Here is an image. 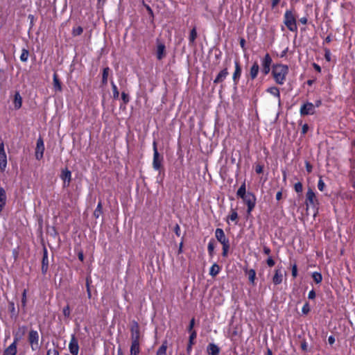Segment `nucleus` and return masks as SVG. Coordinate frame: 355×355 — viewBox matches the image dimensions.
Instances as JSON below:
<instances>
[{
    "label": "nucleus",
    "instance_id": "obj_1",
    "mask_svg": "<svg viewBox=\"0 0 355 355\" xmlns=\"http://www.w3.org/2000/svg\"><path fill=\"white\" fill-rule=\"evenodd\" d=\"M236 196L241 198L247 205V213L250 214L256 205V196L252 192H246L245 182H244L239 188Z\"/></svg>",
    "mask_w": 355,
    "mask_h": 355
},
{
    "label": "nucleus",
    "instance_id": "obj_2",
    "mask_svg": "<svg viewBox=\"0 0 355 355\" xmlns=\"http://www.w3.org/2000/svg\"><path fill=\"white\" fill-rule=\"evenodd\" d=\"M289 69L288 65L284 64H275L272 66L271 74L277 85H282L286 80Z\"/></svg>",
    "mask_w": 355,
    "mask_h": 355
},
{
    "label": "nucleus",
    "instance_id": "obj_3",
    "mask_svg": "<svg viewBox=\"0 0 355 355\" xmlns=\"http://www.w3.org/2000/svg\"><path fill=\"white\" fill-rule=\"evenodd\" d=\"M284 24L291 32L297 31L295 11L293 8L287 9L284 15Z\"/></svg>",
    "mask_w": 355,
    "mask_h": 355
},
{
    "label": "nucleus",
    "instance_id": "obj_4",
    "mask_svg": "<svg viewBox=\"0 0 355 355\" xmlns=\"http://www.w3.org/2000/svg\"><path fill=\"white\" fill-rule=\"evenodd\" d=\"M306 209L309 208L318 211L319 209L320 202L316 196L315 192L311 188H309L306 193L305 199Z\"/></svg>",
    "mask_w": 355,
    "mask_h": 355
},
{
    "label": "nucleus",
    "instance_id": "obj_5",
    "mask_svg": "<svg viewBox=\"0 0 355 355\" xmlns=\"http://www.w3.org/2000/svg\"><path fill=\"white\" fill-rule=\"evenodd\" d=\"M153 168L154 170L159 171L160 173L161 171H164V167L162 165L163 157L161 156L158 152L157 147V141H154L153 143Z\"/></svg>",
    "mask_w": 355,
    "mask_h": 355
},
{
    "label": "nucleus",
    "instance_id": "obj_6",
    "mask_svg": "<svg viewBox=\"0 0 355 355\" xmlns=\"http://www.w3.org/2000/svg\"><path fill=\"white\" fill-rule=\"evenodd\" d=\"M272 63V59L268 53H266L265 55L261 58V73L263 76H267L270 70Z\"/></svg>",
    "mask_w": 355,
    "mask_h": 355
},
{
    "label": "nucleus",
    "instance_id": "obj_7",
    "mask_svg": "<svg viewBox=\"0 0 355 355\" xmlns=\"http://www.w3.org/2000/svg\"><path fill=\"white\" fill-rule=\"evenodd\" d=\"M39 334L35 329H31L28 334V341L33 351H37L40 349Z\"/></svg>",
    "mask_w": 355,
    "mask_h": 355
},
{
    "label": "nucleus",
    "instance_id": "obj_8",
    "mask_svg": "<svg viewBox=\"0 0 355 355\" xmlns=\"http://www.w3.org/2000/svg\"><path fill=\"white\" fill-rule=\"evenodd\" d=\"M131 343L140 344V328L138 322L133 320L130 326Z\"/></svg>",
    "mask_w": 355,
    "mask_h": 355
},
{
    "label": "nucleus",
    "instance_id": "obj_9",
    "mask_svg": "<svg viewBox=\"0 0 355 355\" xmlns=\"http://www.w3.org/2000/svg\"><path fill=\"white\" fill-rule=\"evenodd\" d=\"M242 73V67L239 59L234 60V71L232 74V81L235 87H236L239 83Z\"/></svg>",
    "mask_w": 355,
    "mask_h": 355
},
{
    "label": "nucleus",
    "instance_id": "obj_10",
    "mask_svg": "<svg viewBox=\"0 0 355 355\" xmlns=\"http://www.w3.org/2000/svg\"><path fill=\"white\" fill-rule=\"evenodd\" d=\"M315 113L313 103L306 101L304 103L300 109L301 116L313 115Z\"/></svg>",
    "mask_w": 355,
    "mask_h": 355
},
{
    "label": "nucleus",
    "instance_id": "obj_11",
    "mask_svg": "<svg viewBox=\"0 0 355 355\" xmlns=\"http://www.w3.org/2000/svg\"><path fill=\"white\" fill-rule=\"evenodd\" d=\"M69 349L72 355H78L79 352L78 341L75 334H72L69 344Z\"/></svg>",
    "mask_w": 355,
    "mask_h": 355
},
{
    "label": "nucleus",
    "instance_id": "obj_12",
    "mask_svg": "<svg viewBox=\"0 0 355 355\" xmlns=\"http://www.w3.org/2000/svg\"><path fill=\"white\" fill-rule=\"evenodd\" d=\"M215 237L221 245L230 243L229 239L225 236L223 230L221 228L216 229Z\"/></svg>",
    "mask_w": 355,
    "mask_h": 355
},
{
    "label": "nucleus",
    "instance_id": "obj_13",
    "mask_svg": "<svg viewBox=\"0 0 355 355\" xmlns=\"http://www.w3.org/2000/svg\"><path fill=\"white\" fill-rule=\"evenodd\" d=\"M44 149L45 148L43 139L41 137H40L37 140L35 148V158L37 160H40L43 157Z\"/></svg>",
    "mask_w": 355,
    "mask_h": 355
},
{
    "label": "nucleus",
    "instance_id": "obj_14",
    "mask_svg": "<svg viewBox=\"0 0 355 355\" xmlns=\"http://www.w3.org/2000/svg\"><path fill=\"white\" fill-rule=\"evenodd\" d=\"M49 270V257H48V250L46 247L43 248V255L42 259V267L41 271L42 275H45Z\"/></svg>",
    "mask_w": 355,
    "mask_h": 355
},
{
    "label": "nucleus",
    "instance_id": "obj_15",
    "mask_svg": "<svg viewBox=\"0 0 355 355\" xmlns=\"http://www.w3.org/2000/svg\"><path fill=\"white\" fill-rule=\"evenodd\" d=\"M7 166V156L5 152L4 144L1 142L0 144V169L3 171Z\"/></svg>",
    "mask_w": 355,
    "mask_h": 355
},
{
    "label": "nucleus",
    "instance_id": "obj_16",
    "mask_svg": "<svg viewBox=\"0 0 355 355\" xmlns=\"http://www.w3.org/2000/svg\"><path fill=\"white\" fill-rule=\"evenodd\" d=\"M60 178L63 180V187H69L71 181V172L66 168L62 170Z\"/></svg>",
    "mask_w": 355,
    "mask_h": 355
},
{
    "label": "nucleus",
    "instance_id": "obj_17",
    "mask_svg": "<svg viewBox=\"0 0 355 355\" xmlns=\"http://www.w3.org/2000/svg\"><path fill=\"white\" fill-rule=\"evenodd\" d=\"M166 55V46L164 43L157 41L156 57L158 60H162Z\"/></svg>",
    "mask_w": 355,
    "mask_h": 355
},
{
    "label": "nucleus",
    "instance_id": "obj_18",
    "mask_svg": "<svg viewBox=\"0 0 355 355\" xmlns=\"http://www.w3.org/2000/svg\"><path fill=\"white\" fill-rule=\"evenodd\" d=\"M229 75L227 67H225L216 76L214 80V84H219L223 83V81L226 79L227 76Z\"/></svg>",
    "mask_w": 355,
    "mask_h": 355
},
{
    "label": "nucleus",
    "instance_id": "obj_19",
    "mask_svg": "<svg viewBox=\"0 0 355 355\" xmlns=\"http://www.w3.org/2000/svg\"><path fill=\"white\" fill-rule=\"evenodd\" d=\"M260 67L257 61H254L250 67L249 71L250 79L254 80L258 76Z\"/></svg>",
    "mask_w": 355,
    "mask_h": 355
},
{
    "label": "nucleus",
    "instance_id": "obj_20",
    "mask_svg": "<svg viewBox=\"0 0 355 355\" xmlns=\"http://www.w3.org/2000/svg\"><path fill=\"white\" fill-rule=\"evenodd\" d=\"M272 281L275 285H279L283 282V274L279 268L275 269Z\"/></svg>",
    "mask_w": 355,
    "mask_h": 355
},
{
    "label": "nucleus",
    "instance_id": "obj_21",
    "mask_svg": "<svg viewBox=\"0 0 355 355\" xmlns=\"http://www.w3.org/2000/svg\"><path fill=\"white\" fill-rule=\"evenodd\" d=\"M239 215L236 209L231 207L230 214L227 216L226 221L230 223V220L234 222L236 225L238 223Z\"/></svg>",
    "mask_w": 355,
    "mask_h": 355
},
{
    "label": "nucleus",
    "instance_id": "obj_22",
    "mask_svg": "<svg viewBox=\"0 0 355 355\" xmlns=\"http://www.w3.org/2000/svg\"><path fill=\"white\" fill-rule=\"evenodd\" d=\"M266 91L267 93H269L271 95H272L273 96H275L277 99L279 103H280L281 96H280L279 89L277 87H275V86L270 87L267 88Z\"/></svg>",
    "mask_w": 355,
    "mask_h": 355
},
{
    "label": "nucleus",
    "instance_id": "obj_23",
    "mask_svg": "<svg viewBox=\"0 0 355 355\" xmlns=\"http://www.w3.org/2000/svg\"><path fill=\"white\" fill-rule=\"evenodd\" d=\"M207 352L209 355H218L220 348L214 343H209L207 347Z\"/></svg>",
    "mask_w": 355,
    "mask_h": 355
},
{
    "label": "nucleus",
    "instance_id": "obj_24",
    "mask_svg": "<svg viewBox=\"0 0 355 355\" xmlns=\"http://www.w3.org/2000/svg\"><path fill=\"white\" fill-rule=\"evenodd\" d=\"M13 104L15 110H19L22 105V98L19 92H16L14 95Z\"/></svg>",
    "mask_w": 355,
    "mask_h": 355
},
{
    "label": "nucleus",
    "instance_id": "obj_25",
    "mask_svg": "<svg viewBox=\"0 0 355 355\" xmlns=\"http://www.w3.org/2000/svg\"><path fill=\"white\" fill-rule=\"evenodd\" d=\"M53 82L55 90L61 92L62 90V83L58 78L57 73H53Z\"/></svg>",
    "mask_w": 355,
    "mask_h": 355
},
{
    "label": "nucleus",
    "instance_id": "obj_26",
    "mask_svg": "<svg viewBox=\"0 0 355 355\" xmlns=\"http://www.w3.org/2000/svg\"><path fill=\"white\" fill-rule=\"evenodd\" d=\"M245 273L248 277V280L252 284H254L256 279V271L254 269H245L244 270Z\"/></svg>",
    "mask_w": 355,
    "mask_h": 355
},
{
    "label": "nucleus",
    "instance_id": "obj_27",
    "mask_svg": "<svg viewBox=\"0 0 355 355\" xmlns=\"http://www.w3.org/2000/svg\"><path fill=\"white\" fill-rule=\"evenodd\" d=\"M22 329L21 334H19V332H17L14 334V340L11 344H15V346L17 347L18 342L21 339L22 336L25 334L26 327L23 326L19 329V330Z\"/></svg>",
    "mask_w": 355,
    "mask_h": 355
},
{
    "label": "nucleus",
    "instance_id": "obj_28",
    "mask_svg": "<svg viewBox=\"0 0 355 355\" xmlns=\"http://www.w3.org/2000/svg\"><path fill=\"white\" fill-rule=\"evenodd\" d=\"M168 342L167 340L163 341L162 345L157 349L156 355H167Z\"/></svg>",
    "mask_w": 355,
    "mask_h": 355
},
{
    "label": "nucleus",
    "instance_id": "obj_29",
    "mask_svg": "<svg viewBox=\"0 0 355 355\" xmlns=\"http://www.w3.org/2000/svg\"><path fill=\"white\" fill-rule=\"evenodd\" d=\"M197 337V333L196 331H191V334H190L189 339V344L187 347V351L188 353H189L192 349V345L194 344L193 340Z\"/></svg>",
    "mask_w": 355,
    "mask_h": 355
},
{
    "label": "nucleus",
    "instance_id": "obj_30",
    "mask_svg": "<svg viewBox=\"0 0 355 355\" xmlns=\"http://www.w3.org/2000/svg\"><path fill=\"white\" fill-rule=\"evenodd\" d=\"M17 352V347L15 346V344H10L6 348L3 355H16Z\"/></svg>",
    "mask_w": 355,
    "mask_h": 355
},
{
    "label": "nucleus",
    "instance_id": "obj_31",
    "mask_svg": "<svg viewBox=\"0 0 355 355\" xmlns=\"http://www.w3.org/2000/svg\"><path fill=\"white\" fill-rule=\"evenodd\" d=\"M220 270V267L216 263H214L209 269V275L214 277L219 274Z\"/></svg>",
    "mask_w": 355,
    "mask_h": 355
},
{
    "label": "nucleus",
    "instance_id": "obj_32",
    "mask_svg": "<svg viewBox=\"0 0 355 355\" xmlns=\"http://www.w3.org/2000/svg\"><path fill=\"white\" fill-rule=\"evenodd\" d=\"M103 213V204L102 200H100L98 202L97 207L94 211V216L95 218H98Z\"/></svg>",
    "mask_w": 355,
    "mask_h": 355
},
{
    "label": "nucleus",
    "instance_id": "obj_33",
    "mask_svg": "<svg viewBox=\"0 0 355 355\" xmlns=\"http://www.w3.org/2000/svg\"><path fill=\"white\" fill-rule=\"evenodd\" d=\"M140 353V344L131 343L130 355H139Z\"/></svg>",
    "mask_w": 355,
    "mask_h": 355
},
{
    "label": "nucleus",
    "instance_id": "obj_34",
    "mask_svg": "<svg viewBox=\"0 0 355 355\" xmlns=\"http://www.w3.org/2000/svg\"><path fill=\"white\" fill-rule=\"evenodd\" d=\"M214 248H215V241L211 239L207 245V251L209 256L212 257L214 254Z\"/></svg>",
    "mask_w": 355,
    "mask_h": 355
},
{
    "label": "nucleus",
    "instance_id": "obj_35",
    "mask_svg": "<svg viewBox=\"0 0 355 355\" xmlns=\"http://www.w3.org/2000/svg\"><path fill=\"white\" fill-rule=\"evenodd\" d=\"M85 284L87 288V297L90 299L92 297V293L90 289V285L92 283V277L90 275H87L85 279Z\"/></svg>",
    "mask_w": 355,
    "mask_h": 355
},
{
    "label": "nucleus",
    "instance_id": "obj_36",
    "mask_svg": "<svg viewBox=\"0 0 355 355\" xmlns=\"http://www.w3.org/2000/svg\"><path fill=\"white\" fill-rule=\"evenodd\" d=\"M110 69L108 67H104L103 69V74H102V84L106 85L107 83V78L109 76Z\"/></svg>",
    "mask_w": 355,
    "mask_h": 355
},
{
    "label": "nucleus",
    "instance_id": "obj_37",
    "mask_svg": "<svg viewBox=\"0 0 355 355\" xmlns=\"http://www.w3.org/2000/svg\"><path fill=\"white\" fill-rule=\"evenodd\" d=\"M197 31H196V27L194 26L190 31L189 37V44H192L194 43L196 39L197 38Z\"/></svg>",
    "mask_w": 355,
    "mask_h": 355
},
{
    "label": "nucleus",
    "instance_id": "obj_38",
    "mask_svg": "<svg viewBox=\"0 0 355 355\" xmlns=\"http://www.w3.org/2000/svg\"><path fill=\"white\" fill-rule=\"evenodd\" d=\"M311 277L314 282H315L316 284H320L322 281V275L319 272H313L311 275Z\"/></svg>",
    "mask_w": 355,
    "mask_h": 355
},
{
    "label": "nucleus",
    "instance_id": "obj_39",
    "mask_svg": "<svg viewBox=\"0 0 355 355\" xmlns=\"http://www.w3.org/2000/svg\"><path fill=\"white\" fill-rule=\"evenodd\" d=\"M29 56V51L26 49H23L21 50V53L20 55V60L23 62H25L28 60Z\"/></svg>",
    "mask_w": 355,
    "mask_h": 355
},
{
    "label": "nucleus",
    "instance_id": "obj_40",
    "mask_svg": "<svg viewBox=\"0 0 355 355\" xmlns=\"http://www.w3.org/2000/svg\"><path fill=\"white\" fill-rule=\"evenodd\" d=\"M111 85H112V94H113V98L118 99L119 96V92L116 85L114 84V83L113 81H111Z\"/></svg>",
    "mask_w": 355,
    "mask_h": 355
},
{
    "label": "nucleus",
    "instance_id": "obj_41",
    "mask_svg": "<svg viewBox=\"0 0 355 355\" xmlns=\"http://www.w3.org/2000/svg\"><path fill=\"white\" fill-rule=\"evenodd\" d=\"M83 32V28L81 26H77L73 28L72 30L73 36H78L80 35Z\"/></svg>",
    "mask_w": 355,
    "mask_h": 355
},
{
    "label": "nucleus",
    "instance_id": "obj_42",
    "mask_svg": "<svg viewBox=\"0 0 355 355\" xmlns=\"http://www.w3.org/2000/svg\"><path fill=\"white\" fill-rule=\"evenodd\" d=\"M223 246V252H222V256L223 257H227L229 253V250L230 248V243L222 245Z\"/></svg>",
    "mask_w": 355,
    "mask_h": 355
},
{
    "label": "nucleus",
    "instance_id": "obj_43",
    "mask_svg": "<svg viewBox=\"0 0 355 355\" xmlns=\"http://www.w3.org/2000/svg\"><path fill=\"white\" fill-rule=\"evenodd\" d=\"M27 290L24 289L22 292L21 295V306L24 308L26 306V302H27Z\"/></svg>",
    "mask_w": 355,
    "mask_h": 355
},
{
    "label": "nucleus",
    "instance_id": "obj_44",
    "mask_svg": "<svg viewBox=\"0 0 355 355\" xmlns=\"http://www.w3.org/2000/svg\"><path fill=\"white\" fill-rule=\"evenodd\" d=\"M310 306H309V302H305L304 304L303 305L302 308V312L304 315H306L308 314L309 312H310Z\"/></svg>",
    "mask_w": 355,
    "mask_h": 355
},
{
    "label": "nucleus",
    "instance_id": "obj_45",
    "mask_svg": "<svg viewBox=\"0 0 355 355\" xmlns=\"http://www.w3.org/2000/svg\"><path fill=\"white\" fill-rule=\"evenodd\" d=\"M325 187H326V184H325L324 182L323 181L322 177H320L319 178V180H318V189L320 191H323L324 190Z\"/></svg>",
    "mask_w": 355,
    "mask_h": 355
},
{
    "label": "nucleus",
    "instance_id": "obj_46",
    "mask_svg": "<svg viewBox=\"0 0 355 355\" xmlns=\"http://www.w3.org/2000/svg\"><path fill=\"white\" fill-rule=\"evenodd\" d=\"M294 190L296 193H302L303 190L302 184L300 182H298L294 184Z\"/></svg>",
    "mask_w": 355,
    "mask_h": 355
},
{
    "label": "nucleus",
    "instance_id": "obj_47",
    "mask_svg": "<svg viewBox=\"0 0 355 355\" xmlns=\"http://www.w3.org/2000/svg\"><path fill=\"white\" fill-rule=\"evenodd\" d=\"M62 313L65 318H69L71 315V310L69 304L63 308Z\"/></svg>",
    "mask_w": 355,
    "mask_h": 355
},
{
    "label": "nucleus",
    "instance_id": "obj_48",
    "mask_svg": "<svg viewBox=\"0 0 355 355\" xmlns=\"http://www.w3.org/2000/svg\"><path fill=\"white\" fill-rule=\"evenodd\" d=\"M324 58L327 62L331 61V51L329 49L325 47L324 48Z\"/></svg>",
    "mask_w": 355,
    "mask_h": 355
},
{
    "label": "nucleus",
    "instance_id": "obj_49",
    "mask_svg": "<svg viewBox=\"0 0 355 355\" xmlns=\"http://www.w3.org/2000/svg\"><path fill=\"white\" fill-rule=\"evenodd\" d=\"M266 264L268 267H273L275 265V261L273 259L272 256H268V259L266 261Z\"/></svg>",
    "mask_w": 355,
    "mask_h": 355
},
{
    "label": "nucleus",
    "instance_id": "obj_50",
    "mask_svg": "<svg viewBox=\"0 0 355 355\" xmlns=\"http://www.w3.org/2000/svg\"><path fill=\"white\" fill-rule=\"evenodd\" d=\"M194 325H195V318H193L191 320H190V322H189V324L187 327V331L189 332H190V334H191V331H193L194 330L193 329V327H194Z\"/></svg>",
    "mask_w": 355,
    "mask_h": 355
},
{
    "label": "nucleus",
    "instance_id": "obj_51",
    "mask_svg": "<svg viewBox=\"0 0 355 355\" xmlns=\"http://www.w3.org/2000/svg\"><path fill=\"white\" fill-rule=\"evenodd\" d=\"M121 98H122V101H123L124 104H127L130 101V97H129L128 94L125 93L124 92H123L121 93Z\"/></svg>",
    "mask_w": 355,
    "mask_h": 355
},
{
    "label": "nucleus",
    "instance_id": "obj_52",
    "mask_svg": "<svg viewBox=\"0 0 355 355\" xmlns=\"http://www.w3.org/2000/svg\"><path fill=\"white\" fill-rule=\"evenodd\" d=\"M8 309L10 312L13 315H17V313L15 311V304L13 302H9Z\"/></svg>",
    "mask_w": 355,
    "mask_h": 355
},
{
    "label": "nucleus",
    "instance_id": "obj_53",
    "mask_svg": "<svg viewBox=\"0 0 355 355\" xmlns=\"http://www.w3.org/2000/svg\"><path fill=\"white\" fill-rule=\"evenodd\" d=\"M309 127L308 124L307 123H304L302 126V130H301V132H300L301 135L302 136H304L307 133V132L309 130Z\"/></svg>",
    "mask_w": 355,
    "mask_h": 355
},
{
    "label": "nucleus",
    "instance_id": "obj_54",
    "mask_svg": "<svg viewBox=\"0 0 355 355\" xmlns=\"http://www.w3.org/2000/svg\"><path fill=\"white\" fill-rule=\"evenodd\" d=\"M292 276L293 278L297 276V266L296 263L293 264L292 266Z\"/></svg>",
    "mask_w": 355,
    "mask_h": 355
},
{
    "label": "nucleus",
    "instance_id": "obj_55",
    "mask_svg": "<svg viewBox=\"0 0 355 355\" xmlns=\"http://www.w3.org/2000/svg\"><path fill=\"white\" fill-rule=\"evenodd\" d=\"M263 171V166L261 164H257L255 166V172L257 174H261Z\"/></svg>",
    "mask_w": 355,
    "mask_h": 355
},
{
    "label": "nucleus",
    "instance_id": "obj_56",
    "mask_svg": "<svg viewBox=\"0 0 355 355\" xmlns=\"http://www.w3.org/2000/svg\"><path fill=\"white\" fill-rule=\"evenodd\" d=\"M263 252L266 254V255H268V256H270V253H271V250L270 248L267 246L266 245H263Z\"/></svg>",
    "mask_w": 355,
    "mask_h": 355
},
{
    "label": "nucleus",
    "instance_id": "obj_57",
    "mask_svg": "<svg viewBox=\"0 0 355 355\" xmlns=\"http://www.w3.org/2000/svg\"><path fill=\"white\" fill-rule=\"evenodd\" d=\"M305 167H306V171L310 173L312 172V169H313V166L312 165L310 164L309 162H305Z\"/></svg>",
    "mask_w": 355,
    "mask_h": 355
},
{
    "label": "nucleus",
    "instance_id": "obj_58",
    "mask_svg": "<svg viewBox=\"0 0 355 355\" xmlns=\"http://www.w3.org/2000/svg\"><path fill=\"white\" fill-rule=\"evenodd\" d=\"M316 296V294H315V292L313 289H312L311 291H309V294H308V298L309 300H313L315 299Z\"/></svg>",
    "mask_w": 355,
    "mask_h": 355
},
{
    "label": "nucleus",
    "instance_id": "obj_59",
    "mask_svg": "<svg viewBox=\"0 0 355 355\" xmlns=\"http://www.w3.org/2000/svg\"><path fill=\"white\" fill-rule=\"evenodd\" d=\"M174 232L178 236H180L181 230L178 224H176L175 226L174 227Z\"/></svg>",
    "mask_w": 355,
    "mask_h": 355
},
{
    "label": "nucleus",
    "instance_id": "obj_60",
    "mask_svg": "<svg viewBox=\"0 0 355 355\" xmlns=\"http://www.w3.org/2000/svg\"><path fill=\"white\" fill-rule=\"evenodd\" d=\"M239 43H240V46H241V49L243 51H245V40L244 38L241 37L240 39Z\"/></svg>",
    "mask_w": 355,
    "mask_h": 355
},
{
    "label": "nucleus",
    "instance_id": "obj_61",
    "mask_svg": "<svg viewBox=\"0 0 355 355\" xmlns=\"http://www.w3.org/2000/svg\"><path fill=\"white\" fill-rule=\"evenodd\" d=\"M281 0H272L271 1V8L274 9L277 7V6L280 3Z\"/></svg>",
    "mask_w": 355,
    "mask_h": 355
},
{
    "label": "nucleus",
    "instance_id": "obj_62",
    "mask_svg": "<svg viewBox=\"0 0 355 355\" xmlns=\"http://www.w3.org/2000/svg\"><path fill=\"white\" fill-rule=\"evenodd\" d=\"M312 65H313V67L314 68V69H315L316 71H318V72H319V73H320V72H321V70H322V69H321V67H320V66L319 64H316V63L313 62Z\"/></svg>",
    "mask_w": 355,
    "mask_h": 355
},
{
    "label": "nucleus",
    "instance_id": "obj_63",
    "mask_svg": "<svg viewBox=\"0 0 355 355\" xmlns=\"http://www.w3.org/2000/svg\"><path fill=\"white\" fill-rule=\"evenodd\" d=\"M331 40H332V39H331V35H327V36L324 38V41H323V43H322V44H324L325 43H330V42H331Z\"/></svg>",
    "mask_w": 355,
    "mask_h": 355
},
{
    "label": "nucleus",
    "instance_id": "obj_64",
    "mask_svg": "<svg viewBox=\"0 0 355 355\" xmlns=\"http://www.w3.org/2000/svg\"><path fill=\"white\" fill-rule=\"evenodd\" d=\"M300 22L304 25H306L308 23V19L306 17H302L300 19Z\"/></svg>",
    "mask_w": 355,
    "mask_h": 355
}]
</instances>
